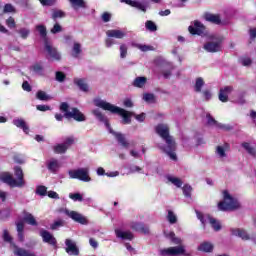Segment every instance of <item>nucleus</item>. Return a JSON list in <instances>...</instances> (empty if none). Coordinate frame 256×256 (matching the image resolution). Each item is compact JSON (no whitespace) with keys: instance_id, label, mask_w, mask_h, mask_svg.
<instances>
[{"instance_id":"nucleus-22","label":"nucleus","mask_w":256,"mask_h":256,"mask_svg":"<svg viewBox=\"0 0 256 256\" xmlns=\"http://www.w3.org/2000/svg\"><path fill=\"white\" fill-rule=\"evenodd\" d=\"M115 233L116 237L123 239L124 241H133L134 236L131 231L123 232L121 230H115Z\"/></svg>"},{"instance_id":"nucleus-11","label":"nucleus","mask_w":256,"mask_h":256,"mask_svg":"<svg viewBox=\"0 0 256 256\" xmlns=\"http://www.w3.org/2000/svg\"><path fill=\"white\" fill-rule=\"evenodd\" d=\"M40 237H42L43 243H47L52 247H57V238L47 230H40Z\"/></svg>"},{"instance_id":"nucleus-57","label":"nucleus","mask_w":256,"mask_h":256,"mask_svg":"<svg viewBox=\"0 0 256 256\" xmlns=\"http://www.w3.org/2000/svg\"><path fill=\"white\" fill-rule=\"evenodd\" d=\"M63 31V28L59 23L54 24L53 28L51 29V33L53 35H56V33H61Z\"/></svg>"},{"instance_id":"nucleus-6","label":"nucleus","mask_w":256,"mask_h":256,"mask_svg":"<svg viewBox=\"0 0 256 256\" xmlns=\"http://www.w3.org/2000/svg\"><path fill=\"white\" fill-rule=\"evenodd\" d=\"M157 135H159L164 141H166V145L170 143H174L175 140L171 135H169V126L166 124H158L155 128Z\"/></svg>"},{"instance_id":"nucleus-3","label":"nucleus","mask_w":256,"mask_h":256,"mask_svg":"<svg viewBox=\"0 0 256 256\" xmlns=\"http://www.w3.org/2000/svg\"><path fill=\"white\" fill-rule=\"evenodd\" d=\"M59 111L61 113H64L65 119H74V121H77L78 123H83V121H87V117L79 108L72 107L71 110H69V103L62 102L59 106Z\"/></svg>"},{"instance_id":"nucleus-41","label":"nucleus","mask_w":256,"mask_h":256,"mask_svg":"<svg viewBox=\"0 0 256 256\" xmlns=\"http://www.w3.org/2000/svg\"><path fill=\"white\" fill-rule=\"evenodd\" d=\"M47 168L49 171H51V173H55L57 171V169L59 168V162L57 160H51L47 164Z\"/></svg>"},{"instance_id":"nucleus-52","label":"nucleus","mask_w":256,"mask_h":256,"mask_svg":"<svg viewBox=\"0 0 256 256\" xmlns=\"http://www.w3.org/2000/svg\"><path fill=\"white\" fill-rule=\"evenodd\" d=\"M6 25L9 29H15V27H17V23L15 22V18L10 16L8 19H6Z\"/></svg>"},{"instance_id":"nucleus-32","label":"nucleus","mask_w":256,"mask_h":256,"mask_svg":"<svg viewBox=\"0 0 256 256\" xmlns=\"http://www.w3.org/2000/svg\"><path fill=\"white\" fill-rule=\"evenodd\" d=\"M208 221H209L213 231L217 232L220 229H222L221 222H219V220L213 218L212 216H208Z\"/></svg>"},{"instance_id":"nucleus-20","label":"nucleus","mask_w":256,"mask_h":256,"mask_svg":"<svg viewBox=\"0 0 256 256\" xmlns=\"http://www.w3.org/2000/svg\"><path fill=\"white\" fill-rule=\"evenodd\" d=\"M92 115H94V117H96V119H98V121H100V123H104V125H106V127H110L109 120L107 119L105 114H103V112H101V110H99L98 108L92 110Z\"/></svg>"},{"instance_id":"nucleus-14","label":"nucleus","mask_w":256,"mask_h":256,"mask_svg":"<svg viewBox=\"0 0 256 256\" xmlns=\"http://www.w3.org/2000/svg\"><path fill=\"white\" fill-rule=\"evenodd\" d=\"M233 92V86H226L221 88L218 94V99L222 103H227L229 101V95Z\"/></svg>"},{"instance_id":"nucleus-30","label":"nucleus","mask_w":256,"mask_h":256,"mask_svg":"<svg viewBox=\"0 0 256 256\" xmlns=\"http://www.w3.org/2000/svg\"><path fill=\"white\" fill-rule=\"evenodd\" d=\"M213 249L214 246L210 242H203L198 247V251H203V253H212Z\"/></svg>"},{"instance_id":"nucleus-54","label":"nucleus","mask_w":256,"mask_h":256,"mask_svg":"<svg viewBox=\"0 0 256 256\" xmlns=\"http://www.w3.org/2000/svg\"><path fill=\"white\" fill-rule=\"evenodd\" d=\"M127 44H121L120 45V58L125 59L127 57Z\"/></svg>"},{"instance_id":"nucleus-34","label":"nucleus","mask_w":256,"mask_h":256,"mask_svg":"<svg viewBox=\"0 0 256 256\" xmlns=\"http://www.w3.org/2000/svg\"><path fill=\"white\" fill-rule=\"evenodd\" d=\"M130 7H135L136 9H139V11H142L143 13H147V5L139 2L132 0V2H128Z\"/></svg>"},{"instance_id":"nucleus-23","label":"nucleus","mask_w":256,"mask_h":256,"mask_svg":"<svg viewBox=\"0 0 256 256\" xmlns=\"http://www.w3.org/2000/svg\"><path fill=\"white\" fill-rule=\"evenodd\" d=\"M73 82H74V85L79 87L80 91H83L84 93H87V91H89V85H87V83H85V79L74 78Z\"/></svg>"},{"instance_id":"nucleus-59","label":"nucleus","mask_w":256,"mask_h":256,"mask_svg":"<svg viewBox=\"0 0 256 256\" xmlns=\"http://www.w3.org/2000/svg\"><path fill=\"white\" fill-rule=\"evenodd\" d=\"M16 229H17V233H24L25 223H23V221L16 222Z\"/></svg>"},{"instance_id":"nucleus-31","label":"nucleus","mask_w":256,"mask_h":256,"mask_svg":"<svg viewBox=\"0 0 256 256\" xmlns=\"http://www.w3.org/2000/svg\"><path fill=\"white\" fill-rule=\"evenodd\" d=\"M146 83H147V77L140 76L134 79L133 86L138 87L139 89H142V87H145Z\"/></svg>"},{"instance_id":"nucleus-8","label":"nucleus","mask_w":256,"mask_h":256,"mask_svg":"<svg viewBox=\"0 0 256 256\" xmlns=\"http://www.w3.org/2000/svg\"><path fill=\"white\" fill-rule=\"evenodd\" d=\"M184 254H185L184 246L169 247V248L161 249L159 251L160 256H177V255H184Z\"/></svg>"},{"instance_id":"nucleus-45","label":"nucleus","mask_w":256,"mask_h":256,"mask_svg":"<svg viewBox=\"0 0 256 256\" xmlns=\"http://www.w3.org/2000/svg\"><path fill=\"white\" fill-rule=\"evenodd\" d=\"M63 17H65V12H63L62 10H53L52 19L54 21H57V19H63Z\"/></svg>"},{"instance_id":"nucleus-40","label":"nucleus","mask_w":256,"mask_h":256,"mask_svg":"<svg viewBox=\"0 0 256 256\" xmlns=\"http://www.w3.org/2000/svg\"><path fill=\"white\" fill-rule=\"evenodd\" d=\"M36 99H38L39 101H49L51 98L49 97V95H47L45 91L39 90L36 93Z\"/></svg>"},{"instance_id":"nucleus-38","label":"nucleus","mask_w":256,"mask_h":256,"mask_svg":"<svg viewBox=\"0 0 256 256\" xmlns=\"http://www.w3.org/2000/svg\"><path fill=\"white\" fill-rule=\"evenodd\" d=\"M81 44L78 42H75L72 48V57H79V55H81Z\"/></svg>"},{"instance_id":"nucleus-37","label":"nucleus","mask_w":256,"mask_h":256,"mask_svg":"<svg viewBox=\"0 0 256 256\" xmlns=\"http://www.w3.org/2000/svg\"><path fill=\"white\" fill-rule=\"evenodd\" d=\"M204 85H205V80H203V78L201 77L197 78L194 85V91H196V93H201V89H203Z\"/></svg>"},{"instance_id":"nucleus-55","label":"nucleus","mask_w":256,"mask_h":256,"mask_svg":"<svg viewBox=\"0 0 256 256\" xmlns=\"http://www.w3.org/2000/svg\"><path fill=\"white\" fill-rule=\"evenodd\" d=\"M39 2L43 7H53L57 3V0H39Z\"/></svg>"},{"instance_id":"nucleus-7","label":"nucleus","mask_w":256,"mask_h":256,"mask_svg":"<svg viewBox=\"0 0 256 256\" xmlns=\"http://www.w3.org/2000/svg\"><path fill=\"white\" fill-rule=\"evenodd\" d=\"M44 51L47 53V59H52L53 61H61V53L55 48L51 41L44 42Z\"/></svg>"},{"instance_id":"nucleus-50","label":"nucleus","mask_w":256,"mask_h":256,"mask_svg":"<svg viewBox=\"0 0 256 256\" xmlns=\"http://www.w3.org/2000/svg\"><path fill=\"white\" fill-rule=\"evenodd\" d=\"M143 100L146 101V103H155V94L144 93Z\"/></svg>"},{"instance_id":"nucleus-17","label":"nucleus","mask_w":256,"mask_h":256,"mask_svg":"<svg viewBox=\"0 0 256 256\" xmlns=\"http://www.w3.org/2000/svg\"><path fill=\"white\" fill-rule=\"evenodd\" d=\"M206 119H207V125H210V126L214 125L215 127H218L219 129H224L225 131H231L230 126L219 124L217 122V120H215V118H213V116H211V114H207Z\"/></svg>"},{"instance_id":"nucleus-63","label":"nucleus","mask_w":256,"mask_h":256,"mask_svg":"<svg viewBox=\"0 0 256 256\" xmlns=\"http://www.w3.org/2000/svg\"><path fill=\"white\" fill-rule=\"evenodd\" d=\"M37 111H51V106L49 105H37L36 106Z\"/></svg>"},{"instance_id":"nucleus-24","label":"nucleus","mask_w":256,"mask_h":256,"mask_svg":"<svg viewBox=\"0 0 256 256\" xmlns=\"http://www.w3.org/2000/svg\"><path fill=\"white\" fill-rule=\"evenodd\" d=\"M13 124L19 129H22L24 133L29 134V126L27 125V122H25V120L15 119L13 120Z\"/></svg>"},{"instance_id":"nucleus-21","label":"nucleus","mask_w":256,"mask_h":256,"mask_svg":"<svg viewBox=\"0 0 256 256\" xmlns=\"http://www.w3.org/2000/svg\"><path fill=\"white\" fill-rule=\"evenodd\" d=\"M112 134L122 147H124L125 149H129V141H127V138H125V134L119 132H112Z\"/></svg>"},{"instance_id":"nucleus-26","label":"nucleus","mask_w":256,"mask_h":256,"mask_svg":"<svg viewBox=\"0 0 256 256\" xmlns=\"http://www.w3.org/2000/svg\"><path fill=\"white\" fill-rule=\"evenodd\" d=\"M36 31H38L40 37L43 39L44 43H47L49 41V37H47V27L45 25H37Z\"/></svg>"},{"instance_id":"nucleus-9","label":"nucleus","mask_w":256,"mask_h":256,"mask_svg":"<svg viewBox=\"0 0 256 256\" xmlns=\"http://www.w3.org/2000/svg\"><path fill=\"white\" fill-rule=\"evenodd\" d=\"M188 31L190 35L202 36V35H205V31H207V27H205L203 23H201V21L195 20L194 26H189Z\"/></svg>"},{"instance_id":"nucleus-16","label":"nucleus","mask_w":256,"mask_h":256,"mask_svg":"<svg viewBox=\"0 0 256 256\" xmlns=\"http://www.w3.org/2000/svg\"><path fill=\"white\" fill-rule=\"evenodd\" d=\"M131 229L143 235H149V227L141 222H134L131 224Z\"/></svg>"},{"instance_id":"nucleus-25","label":"nucleus","mask_w":256,"mask_h":256,"mask_svg":"<svg viewBox=\"0 0 256 256\" xmlns=\"http://www.w3.org/2000/svg\"><path fill=\"white\" fill-rule=\"evenodd\" d=\"M14 255H16V256H37L33 252H31L29 250H25L24 248H19L16 245H14Z\"/></svg>"},{"instance_id":"nucleus-35","label":"nucleus","mask_w":256,"mask_h":256,"mask_svg":"<svg viewBox=\"0 0 256 256\" xmlns=\"http://www.w3.org/2000/svg\"><path fill=\"white\" fill-rule=\"evenodd\" d=\"M67 149H69V146L67 144H58L54 146V153H57L58 155H63V153H67Z\"/></svg>"},{"instance_id":"nucleus-39","label":"nucleus","mask_w":256,"mask_h":256,"mask_svg":"<svg viewBox=\"0 0 256 256\" xmlns=\"http://www.w3.org/2000/svg\"><path fill=\"white\" fill-rule=\"evenodd\" d=\"M11 217V210L9 208H5L0 210V221H7Z\"/></svg>"},{"instance_id":"nucleus-58","label":"nucleus","mask_w":256,"mask_h":256,"mask_svg":"<svg viewBox=\"0 0 256 256\" xmlns=\"http://www.w3.org/2000/svg\"><path fill=\"white\" fill-rule=\"evenodd\" d=\"M3 14L4 13H13L15 12V8L11 4H5L4 8H2Z\"/></svg>"},{"instance_id":"nucleus-5","label":"nucleus","mask_w":256,"mask_h":256,"mask_svg":"<svg viewBox=\"0 0 256 256\" xmlns=\"http://www.w3.org/2000/svg\"><path fill=\"white\" fill-rule=\"evenodd\" d=\"M68 175L70 179H78L79 181H84V183H89V181H91L88 168L69 170Z\"/></svg>"},{"instance_id":"nucleus-48","label":"nucleus","mask_w":256,"mask_h":256,"mask_svg":"<svg viewBox=\"0 0 256 256\" xmlns=\"http://www.w3.org/2000/svg\"><path fill=\"white\" fill-rule=\"evenodd\" d=\"M167 220L171 225H175V223H177V216L175 213H173V211L168 210Z\"/></svg>"},{"instance_id":"nucleus-4","label":"nucleus","mask_w":256,"mask_h":256,"mask_svg":"<svg viewBox=\"0 0 256 256\" xmlns=\"http://www.w3.org/2000/svg\"><path fill=\"white\" fill-rule=\"evenodd\" d=\"M222 193L224 201L218 203L219 211H236V209H241L239 201L231 196L228 190H224Z\"/></svg>"},{"instance_id":"nucleus-36","label":"nucleus","mask_w":256,"mask_h":256,"mask_svg":"<svg viewBox=\"0 0 256 256\" xmlns=\"http://www.w3.org/2000/svg\"><path fill=\"white\" fill-rule=\"evenodd\" d=\"M241 145L249 155H251L252 157H256V149L254 147H251L248 142H243Z\"/></svg>"},{"instance_id":"nucleus-2","label":"nucleus","mask_w":256,"mask_h":256,"mask_svg":"<svg viewBox=\"0 0 256 256\" xmlns=\"http://www.w3.org/2000/svg\"><path fill=\"white\" fill-rule=\"evenodd\" d=\"M14 175L16 179L13 178V175L5 173L1 176V179L10 187H25V174L23 173V168H21V166L14 167Z\"/></svg>"},{"instance_id":"nucleus-51","label":"nucleus","mask_w":256,"mask_h":256,"mask_svg":"<svg viewBox=\"0 0 256 256\" xmlns=\"http://www.w3.org/2000/svg\"><path fill=\"white\" fill-rule=\"evenodd\" d=\"M69 198L72 199V201L83 202V195H81V193H70Z\"/></svg>"},{"instance_id":"nucleus-64","label":"nucleus","mask_w":256,"mask_h":256,"mask_svg":"<svg viewBox=\"0 0 256 256\" xmlns=\"http://www.w3.org/2000/svg\"><path fill=\"white\" fill-rule=\"evenodd\" d=\"M48 197L50 199H59V194L55 191H49L48 192Z\"/></svg>"},{"instance_id":"nucleus-13","label":"nucleus","mask_w":256,"mask_h":256,"mask_svg":"<svg viewBox=\"0 0 256 256\" xmlns=\"http://www.w3.org/2000/svg\"><path fill=\"white\" fill-rule=\"evenodd\" d=\"M66 215H68V217H70V219H72L76 223H80V225H87V218L79 214L77 211L66 210Z\"/></svg>"},{"instance_id":"nucleus-46","label":"nucleus","mask_w":256,"mask_h":256,"mask_svg":"<svg viewBox=\"0 0 256 256\" xmlns=\"http://www.w3.org/2000/svg\"><path fill=\"white\" fill-rule=\"evenodd\" d=\"M168 181H170V183H172L173 185H175V187H182L183 186V181L177 177H168Z\"/></svg>"},{"instance_id":"nucleus-28","label":"nucleus","mask_w":256,"mask_h":256,"mask_svg":"<svg viewBox=\"0 0 256 256\" xmlns=\"http://www.w3.org/2000/svg\"><path fill=\"white\" fill-rule=\"evenodd\" d=\"M73 9H87V3L85 0H68Z\"/></svg>"},{"instance_id":"nucleus-62","label":"nucleus","mask_w":256,"mask_h":256,"mask_svg":"<svg viewBox=\"0 0 256 256\" xmlns=\"http://www.w3.org/2000/svg\"><path fill=\"white\" fill-rule=\"evenodd\" d=\"M102 21L104 23H109V21H111V14L109 12H104L102 14Z\"/></svg>"},{"instance_id":"nucleus-61","label":"nucleus","mask_w":256,"mask_h":256,"mask_svg":"<svg viewBox=\"0 0 256 256\" xmlns=\"http://www.w3.org/2000/svg\"><path fill=\"white\" fill-rule=\"evenodd\" d=\"M216 152H217L218 155H220V157H226L227 156V154L225 153V148H223V146H217Z\"/></svg>"},{"instance_id":"nucleus-33","label":"nucleus","mask_w":256,"mask_h":256,"mask_svg":"<svg viewBox=\"0 0 256 256\" xmlns=\"http://www.w3.org/2000/svg\"><path fill=\"white\" fill-rule=\"evenodd\" d=\"M31 69L34 73H36L37 75H40L41 77L45 75V68L41 63H35L34 65H32Z\"/></svg>"},{"instance_id":"nucleus-53","label":"nucleus","mask_w":256,"mask_h":256,"mask_svg":"<svg viewBox=\"0 0 256 256\" xmlns=\"http://www.w3.org/2000/svg\"><path fill=\"white\" fill-rule=\"evenodd\" d=\"M36 194L40 195L41 197H45L47 195V187L41 185L36 188Z\"/></svg>"},{"instance_id":"nucleus-10","label":"nucleus","mask_w":256,"mask_h":256,"mask_svg":"<svg viewBox=\"0 0 256 256\" xmlns=\"http://www.w3.org/2000/svg\"><path fill=\"white\" fill-rule=\"evenodd\" d=\"M221 43H223V39L216 38L215 42H207L204 44V49L208 53H219V51H221Z\"/></svg>"},{"instance_id":"nucleus-47","label":"nucleus","mask_w":256,"mask_h":256,"mask_svg":"<svg viewBox=\"0 0 256 256\" xmlns=\"http://www.w3.org/2000/svg\"><path fill=\"white\" fill-rule=\"evenodd\" d=\"M145 27L148 31H151L152 33L157 31V24L151 20H147L145 23Z\"/></svg>"},{"instance_id":"nucleus-44","label":"nucleus","mask_w":256,"mask_h":256,"mask_svg":"<svg viewBox=\"0 0 256 256\" xmlns=\"http://www.w3.org/2000/svg\"><path fill=\"white\" fill-rule=\"evenodd\" d=\"M17 33L20 34L21 39H27L31 34V30L29 28H20L17 30Z\"/></svg>"},{"instance_id":"nucleus-42","label":"nucleus","mask_w":256,"mask_h":256,"mask_svg":"<svg viewBox=\"0 0 256 256\" xmlns=\"http://www.w3.org/2000/svg\"><path fill=\"white\" fill-rule=\"evenodd\" d=\"M137 49L142 51L143 53H147V51H155V47L151 45H145V44H136Z\"/></svg>"},{"instance_id":"nucleus-29","label":"nucleus","mask_w":256,"mask_h":256,"mask_svg":"<svg viewBox=\"0 0 256 256\" xmlns=\"http://www.w3.org/2000/svg\"><path fill=\"white\" fill-rule=\"evenodd\" d=\"M107 37H114V39H123L125 32L121 30H108L106 32Z\"/></svg>"},{"instance_id":"nucleus-18","label":"nucleus","mask_w":256,"mask_h":256,"mask_svg":"<svg viewBox=\"0 0 256 256\" xmlns=\"http://www.w3.org/2000/svg\"><path fill=\"white\" fill-rule=\"evenodd\" d=\"M205 21L213 23V25H221V16L219 14H211L209 12L204 14Z\"/></svg>"},{"instance_id":"nucleus-12","label":"nucleus","mask_w":256,"mask_h":256,"mask_svg":"<svg viewBox=\"0 0 256 256\" xmlns=\"http://www.w3.org/2000/svg\"><path fill=\"white\" fill-rule=\"evenodd\" d=\"M160 149L163 150L172 161H177V154L175 153V151H177V144L175 142L162 146Z\"/></svg>"},{"instance_id":"nucleus-27","label":"nucleus","mask_w":256,"mask_h":256,"mask_svg":"<svg viewBox=\"0 0 256 256\" xmlns=\"http://www.w3.org/2000/svg\"><path fill=\"white\" fill-rule=\"evenodd\" d=\"M23 221H25V223H27L28 225H31L32 227H37L39 225L37 223V220L35 219V216H33V214L28 212L25 213Z\"/></svg>"},{"instance_id":"nucleus-60","label":"nucleus","mask_w":256,"mask_h":256,"mask_svg":"<svg viewBox=\"0 0 256 256\" xmlns=\"http://www.w3.org/2000/svg\"><path fill=\"white\" fill-rule=\"evenodd\" d=\"M22 89H23V91H27L28 93H31V91H32L31 84H29L28 81H24L22 83Z\"/></svg>"},{"instance_id":"nucleus-56","label":"nucleus","mask_w":256,"mask_h":256,"mask_svg":"<svg viewBox=\"0 0 256 256\" xmlns=\"http://www.w3.org/2000/svg\"><path fill=\"white\" fill-rule=\"evenodd\" d=\"M3 239L6 243H13V237H11V235H9V231L8 230H4L3 232Z\"/></svg>"},{"instance_id":"nucleus-49","label":"nucleus","mask_w":256,"mask_h":256,"mask_svg":"<svg viewBox=\"0 0 256 256\" xmlns=\"http://www.w3.org/2000/svg\"><path fill=\"white\" fill-rule=\"evenodd\" d=\"M182 191H183V195L185 197H191V193L193 191V187H191V185H188V184H185L183 187H182Z\"/></svg>"},{"instance_id":"nucleus-1","label":"nucleus","mask_w":256,"mask_h":256,"mask_svg":"<svg viewBox=\"0 0 256 256\" xmlns=\"http://www.w3.org/2000/svg\"><path fill=\"white\" fill-rule=\"evenodd\" d=\"M93 102L95 107H99L100 109H103V111H109L113 115H120V117H122V125H131V117L135 115V113L127 111L99 98L94 99Z\"/></svg>"},{"instance_id":"nucleus-15","label":"nucleus","mask_w":256,"mask_h":256,"mask_svg":"<svg viewBox=\"0 0 256 256\" xmlns=\"http://www.w3.org/2000/svg\"><path fill=\"white\" fill-rule=\"evenodd\" d=\"M65 245H66V253L68 255H79V248L77 247V244L73 242L71 239H66L65 240Z\"/></svg>"},{"instance_id":"nucleus-19","label":"nucleus","mask_w":256,"mask_h":256,"mask_svg":"<svg viewBox=\"0 0 256 256\" xmlns=\"http://www.w3.org/2000/svg\"><path fill=\"white\" fill-rule=\"evenodd\" d=\"M232 235L235 237H241L243 241H249L251 237L247 234V231L241 229V228H232L230 229Z\"/></svg>"},{"instance_id":"nucleus-43","label":"nucleus","mask_w":256,"mask_h":256,"mask_svg":"<svg viewBox=\"0 0 256 256\" xmlns=\"http://www.w3.org/2000/svg\"><path fill=\"white\" fill-rule=\"evenodd\" d=\"M65 79H67V75L62 71H56L55 72V80L58 81V83H64Z\"/></svg>"}]
</instances>
